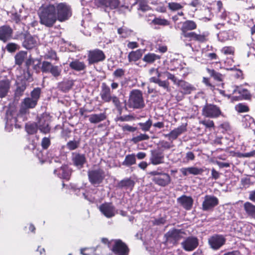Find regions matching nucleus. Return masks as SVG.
Here are the masks:
<instances>
[{
    "label": "nucleus",
    "instance_id": "1",
    "mask_svg": "<svg viewBox=\"0 0 255 255\" xmlns=\"http://www.w3.org/2000/svg\"><path fill=\"white\" fill-rule=\"evenodd\" d=\"M197 24L192 20H186L176 24V29L180 30V37L184 41L203 43L208 40L209 33L206 31L197 33L193 31Z\"/></svg>",
    "mask_w": 255,
    "mask_h": 255
},
{
    "label": "nucleus",
    "instance_id": "2",
    "mask_svg": "<svg viewBox=\"0 0 255 255\" xmlns=\"http://www.w3.org/2000/svg\"><path fill=\"white\" fill-rule=\"evenodd\" d=\"M54 4L42 5L39 9L38 15L39 22L47 27H52L57 21Z\"/></svg>",
    "mask_w": 255,
    "mask_h": 255
},
{
    "label": "nucleus",
    "instance_id": "3",
    "mask_svg": "<svg viewBox=\"0 0 255 255\" xmlns=\"http://www.w3.org/2000/svg\"><path fill=\"white\" fill-rule=\"evenodd\" d=\"M128 106L133 109H140L144 107L145 103L142 91L139 89H132L129 93Z\"/></svg>",
    "mask_w": 255,
    "mask_h": 255
},
{
    "label": "nucleus",
    "instance_id": "4",
    "mask_svg": "<svg viewBox=\"0 0 255 255\" xmlns=\"http://www.w3.org/2000/svg\"><path fill=\"white\" fill-rule=\"evenodd\" d=\"M55 12L57 20L62 22L69 19L72 16L71 7L66 2H60L54 4Z\"/></svg>",
    "mask_w": 255,
    "mask_h": 255
},
{
    "label": "nucleus",
    "instance_id": "5",
    "mask_svg": "<svg viewBox=\"0 0 255 255\" xmlns=\"http://www.w3.org/2000/svg\"><path fill=\"white\" fill-rule=\"evenodd\" d=\"M185 234V233L182 229H172L164 234V243L165 245L169 247L176 246L183 238L182 235Z\"/></svg>",
    "mask_w": 255,
    "mask_h": 255
},
{
    "label": "nucleus",
    "instance_id": "6",
    "mask_svg": "<svg viewBox=\"0 0 255 255\" xmlns=\"http://www.w3.org/2000/svg\"><path fill=\"white\" fill-rule=\"evenodd\" d=\"M149 74L151 77L149 79L150 83H153L158 84V85L162 87L167 92L171 91L170 83L167 80H161L160 78L161 76V73L158 71V69L151 68L149 70Z\"/></svg>",
    "mask_w": 255,
    "mask_h": 255
},
{
    "label": "nucleus",
    "instance_id": "7",
    "mask_svg": "<svg viewBox=\"0 0 255 255\" xmlns=\"http://www.w3.org/2000/svg\"><path fill=\"white\" fill-rule=\"evenodd\" d=\"M27 113H5V128L10 131L13 126L17 122L20 123L26 120Z\"/></svg>",
    "mask_w": 255,
    "mask_h": 255
},
{
    "label": "nucleus",
    "instance_id": "8",
    "mask_svg": "<svg viewBox=\"0 0 255 255\" xmlns=\"http://www.w3.org/2000/svg\"><path fill=\"white\" fill-rule=\"evenodd\" d=\"M177 86L179 88V91L176 95V98L178 101L182 100L185 95L190 94L192 92L196 90V88L193 85L183 80H178L177 82Z\"/></svg>",
    "mask_w": 255,
    "mask_h": 255
},
{
    "label": "nucleus",
    "instance_id": "9",
    "mask_svg": "<svg viewBox=\"0 0 255 255\" xmlns=\"http://www.w3.org/2000/svg\"><path fill=\"white\" fill-rule=\"evenodd\" d=\"M203 94H201L202 96ZM200 94H198L197 96L195 97V103L196 105L195 107L196 108V109H195L194 111L197 110L199 111L201 108H202V112H221L220 108L217 107L216 105L208 104L207 99H206L204 97H202L201 100L202 103H200Z\"/></svg>",
    "mask_w": 255,
    "mask_h": 255
},
{
    "label": "nucleus",
    "instance_id": "10",
    "mask_svg": "<svg viewBox=\"0 0 255 255\" xmlns=\"http://www.w3.org/2000/svg\"><path fill=\"white\" fill-rule=\"evenodd\" d=\"M106 58L104 51L100 49L96 48L88 51L87 61L90 65L103 62Z\"/></svg>",
    "mask_w": 255,
    "mask_h": 255
},
{
    "label": "nucleus",
    "instance_id": "11",
    "mask_svg": "<svg viewBox=\"0 0 255 255\" xmlns=\"http://www.w3.org/2000/svg\"><path fill=\"white\" fill-rule=\"evenodd\" d=\"M149 174L153 176L152 181L156 184L165 187L168 185L171 181V178L167 173H162L158 171H152Z\"/></svg>",
    "mask_w": 255,
    "mask_h": 255
},
{
    "label": "nucleus",
    "instance_id": "12",
    "mask_svg": "<svg viewBox=\"0 0 255 255\" xmlns=\"http://www.w3.org/2000/svg\"><path fill=\"white\" fill-rule=\"evenodd\" d=\"M37 125L40 132L43 133L49 132L51 128L49 126L50 117L48 113H43L37 117Z\"/></svg>",
    "mask_w": 255,
    "mask_h": 255
},
{
    "label": "nucleus",
    "instance_id": "13",
    "mask_svg": "<svg viewBox=\"0 0 255 255\" xmlns=\"http://www.w3.org/2000/svg\"><path fill=\"white\" fill-rule=\"evenodd\" d=\"M41 71L43 73H50L54 77L57 78L61 76L62 69L59 66L53 65L50 62L43 61L41 63Z\"/></svg>",
    "mask_w": 255,
    "mask_h": 255
},
{
    "label": "nucleus",
    "instance_id": "14",
    "mask_svg": "<svg viewBox=\"0 0 255 255\" xmlns=\"http://www.w3.org/2000/svg\"><path fill=\"white\" fill-rule=\"evenodd\" d=\"M95 2L98 7L103 9L107 13L115 10L121 4L120 0H95Z\"/></svg>",
    "mask_w": 255,
    "mask_h": 255
},
{
    "label": "nucleus",
    "instance_id": "15",
    "mask_svg": "<svg viewBox=\"0 0 255 255\" xmlns=\"http://www.w3.org/2000/svg\"><path fill=\"white\" fill-rule=\"evenodd\" d=\"M88 176L91 184L97 186L101 184L105 178V172L101 168L91 170L88 171Z\"/></svg>",
    "mask_w": 255,
    "mask_h": 255
},
{
    "label": "nucleus",
    "instance_id": "16",
    "mask_svg": "<svg viewBox=\"0 0 255 255\" xmlns=\"http://www.w3.org/2000/svg\"><path fill=\"white\" fill-rule=\"evenodd\" d=\"M218 204L219 200L216 196L206 195L203 198L202 209L204 211H211Z\"/></svg>",
    "mask_w": 255,
    "mask_h": 255
},
{
    "label": "nucleus",
    "instance_id": "17",
    "mask_svg": "<svg viewBox=\"0 0 255 255\" xmlns=\"http://www.w3.org/2000/svg\"><path fill=\"white\" fill-rule=\"evenodd\" d=\"M182 249L186 252H192L199 246V240L196 237L191 236L185 238L181 243Z\"/></svg>",
    "mask_w": 255,
    "mask_h": 255
},
{
    "label": "nucleus",
    "instance_id": "18",
    "mask_svg": "<svg viewBox=\"0 0 255 255\" xmlns=\"http://www.w3.org/2000/svg\"><path fill=\"white\" fill-rule=\"evenodd\" d=\"M226 241L223 235L215 234L208 239V244L211 249L218 250L225 244Z\"/></svg>",
    "mask_w": 255,
    "mask_h": 255
},
{
    "label": "nucleus",
    "instance_id": "19",
    "mask_svg": "<svg viewBox=\"0 0 255 255\" xmlns=\"http://www.w3.org/2000/svg\"><path fill=\"white\" fill-rule=\"evenodd\" d=\"M112 251L116 255H128L129 251L127 245L120 240L114 241Z\"/></svg>",
    "mask_w": 255,
    "mask_h": 255
},
{
    "label": "nucleus",
    "instance_id": "20",
    "mask_svg": "<svg viewBox=\"0 0 255 255\" xmlns=\"http://www.w3.org/2000/svg\"><path fill=\"white\" fill-rule=\"evenodd\" d=\"M13 29L8 25L0 26V41L6 43L12 38Z\"/></svg>",
    "mask_w": 255,
    "mask_h": 255
},
{
    "label": "nucleus",
    "instance_id": "21",
    "mask_svg": "<svg viewBox=\"0 0 255 255\" xmlns=\"http://www.w3.org/2000/svg\"><path fill=\"white\" fill-rule=\"evenodd\" d=\"M100 96L102 100L105 103H109L112 100L113 95L110 87L105 82L101 84Z\"/></svg>",
    "mask_w": 255,
    "mask_h": 255
},
{
    "label": "nucleus",
    "instance_id": "22",
    "mask_svg": "<svg viewBox=\"0 0 255 255\" xmlns=\"http://www.w3.org/2000/svg\"><path fill=\"white\" fill-rule=\"evenodd\" d=\"M54 174L60 178L69 180L71 174V170L66 165L62 164L54 170Z\"/></svg>",
    "mask_w": 255,
    "mask_h": 255
},
{
    "label": "nucleus",
    "instance_id": "23",
    "mask_svg": "<svg viewBox=\"0 0 255 255\" xmlns=\"http://www.w3.org/2000/svg\"><path fill=\"white\" fill-rule=\"evenodd\" d=\"M24 40L22 42V46L25 48L30 50L35 47L37 45V41L35 37L32 36L29 32L22 33Z\"/></svg>",
    "mask_w": 255,
    "mask_h": 255
},
{
    "label": "nucleus",
    "instance_id": "24",
    "mask_svg": "<svg viewBox=\"0 0 255 255\" xmlns=\"http://www.w3.org/2000/svg\"><path fill=\"white\" fill-rule=\"evenodd\" d=\"M180 170L184 176H187L189 175H193L195 176L202 175L204 171V169L203 168L196 166L184 167L181 168Z\"/></svg>",
    "mask_w": 255,
    "mask_h": 255
},
{
    "label": "nucleus",
    "instance_id": "25",
    "mask_svg": "<svg viewBox=\"0 0 255 255\" xmlns=\"http://www.w3.org/2000/svg\"><path fill=\"white\" fill-rule=\"evenodd\" d=\"M99 209L107 218H111L115 215V208L112 203H105L100 206Z\"/></svg>",
    "mask_w": 255,
    "mask_h": 255
},
{
    "label": "nucleus",
    "instance_id": "26",
    "mask_svg": "<svg viewBox=\"0 0 255 255\" xmlns=\"http://www.w3.org/2000/svg\"><path fill=\"white\" fill-rule=\"evenodd\" d=\"M177 201L186 210H190L192 208L193 199L191 196L182 195L177 199Z\"/></svg>",
    "mask_w": 255,
    "mask_h": 255
},
{
    "label": "nucleus",
    "instance_id": "27",
    "mask_svg": "<svg viewBox=\"0 0 255 255\" xmlns=\"http://www.w3.org/2000/svg\"><path fill=\"white\" fill-rule=\"evenodd\" d=\"M186 125H182L178 128L172 130L168 134H165V136L168 137L169 140L173 141L176 139L178 136L186 131Z\"/></svg>",
    "mask_w": 255,
    "mask_h": 255
},
{
    "label": "nucleus",
    "instance_id": "28",
    "mask_svg": "<svg viewBox=\"0 0 255 255\" xmlns=\"http://www.w3.org/2000/svg\"><path fill=\"white\" fill-rule=\"evenodd\" d=\"M16 87L14 92V98L18 100L24 94L27 85L25 80H21L20 82L16 83Z\"/></svg>",
    "mask_w": 255,
    "mask_h": 255
},
{
    "label": "nucleus",
    "instance_id": "29",
    "mask_svg": "<svg viewBox=\"0 0 255 255\" xmlns=\"http://www.w3.org/2000/svg\"><path fill=\"white\" fill-rule=\"evenodd\" d=\"M72 160L73 164L78 168H82L86 162L85 155L79 153H73Z\"/></svg>",
    "mask_w": 255,
    "mask_h": 255
},
{
    "label": "nucleus",
    "instance_id": "30",
    "mask_svg": "<svg viewBox=\"0 0 255 255\" xmlns=\"http://www.w3.org/2000/svg\"><path fill=\"white\" fill-rule=\"evenodd\" d=\"M217 36L218 40L222 42L231 40L234 37V31L231 29L222 30L219 32Z\"/></svg>",
    "mask_w": 255,
    "mask_h": 255
},
{
    "label": "nucleus",
    "instance_id": "31",
    "mask_svg": "<svg viewBox=\"0 0 255 255\" xmlns=\"http://www.w3.org/2000/svg\"><path fill=\"white\" fill-rule=\"evenodd\" d=\"M11 85V81L5 79L0 80V98L5 97L8 94Z\"/></svg>",
    "mask_w": 255,
    "mask_h": 255
},
{
    "label": "nucleus",
    "instance_id": "32",
    "mask_svg": "<svg viewBox=\"0 0 255 255\" xmlns=\"http://www.w3.org/2000/svg\"><path fill=\"white\" fill-rule=\"evenodd\" d=\"M37 103L29 97L24 98L20 104V112H25L29 109H33L36 107Z\"/></svg>",
    "mask_w": 255,
    "mask_h": 255
},
{
    "label": "nucleus",
    "instance_id": "33",
    "mask_svg": "<svg viewBox=\"0 0 255 255\" xmlns=\"http://www.w3.org/2000/svg\"><path fill=\"white\" fill-rule=\"evenodd\" d=\"M74 80L67 79L61 81L58 84V89L64 92L67 93L69 92L73 87L74 85Z\"/></svg>",
    "mask_w": 255,
    "mask_h": 255
},
{
    "label": "nucleus",
    "instance_id": "34",
    "mask_svg": "<svg viewBox=\"0 0 255 255\" xmlns=\"http://www.w3.org/2000/svg\"><path fill=\"white\" fill-rule=\"evenodd\" d=\"M111 101L115 106V109L118 112H122L123 111L127 110V106H128V105L126 100L124 102H122L117 96L113 95V98Z\"/></svg>",
    "mask_w": 255,
    "mask_h": 255
},
{
    "label": "nucleus",
    "instance_id": "35",
    "mask_svg": "<svg viewBox=\"0 0 255 255\" xmlns=\"http://www.w3.org/2000/svg\"><path fill=\"white\" fill-rule=\"evenodd\" d=\"M69 67L74 71L79 72L84 71L86 69V65L84 62L79 59H75L69 63Z\"/></svg>",
    "mask_w": 255,
    "mask_h": 255
},
{
    "label": "nucleus",
    "instance_id": "36",
    "mask_svg": "<svg viewBox=\"0 0 255 255\" xmlns=\"http://www.w3.org/2000/svg\"><path fill=\"white\" fill-rule=\"evenodd\" d=\"M144 50L141 49H138L135 51H131L130 52L128 56V60L129 62H136L139 60L143 53Z\"/></svg>",
    "mask_w": 255,
    "mask_h": 255
},
{
    "label": "nucleus",
    "instance_id": "37",
    "mask_svg": "<svg viewBox=\"0 0 255 255\" xmlns=\"http://www.w3.org/2000/svg\"><path fill=\"white\" fill-rule=\"evenodd\" d=\"M42 62L40 59L29 58L26 62V65L29 67L30 65H33V69L37 74L41 71V66Z\"/></svg>",
    "mask_w": 255,
    "mask_h": 255
},
{
    "label": "nucleus",
    "instance_id": "38",
    "mask_svg": "<svg viewBox=\"0 0 255 255\" xmlns=\"http://www.w3.org/2000/svg\"><path fill=\"white\" fill-rule=\"evenodd\" d=\"M164 156L161 152L158 151H153L150 160L151 163L154 165L159 164L163 162Z\"/></svg>",
    "mask_w": 255,
    "mask_h": 255
},
{
    "label": "nucleus",
    "instance_id": "39",
    "mask_svg": "<svg viewBox=\"0 0 255 255\" xmlns=\"http://www.w3.org/2000/svg\"><path fill=\"white\" fill-rule=\"evenodd\" d=\"M134 182L130 178H125L118 183L117 187L119 188L131 190L134 187Z\"/></svg>",
    "mask_w": 255,
    "mask_h": 255
},
{
    "label": "nucleus",
    "instance_id": "40",
    "mask_svg": "<svg viewBox=\"0 0 255 255\" xmlns=\"http://www.w3.org/2000/svg\"><path fill=\"white\" fill-rule=\"evenodd\" d=\"M151 23L154 25L167 26L170 24V22L161 16H155L151 20Z\"/></svg>",
    "mask_w": 255,
    "mask_h": 255
},
{
    "label": "nucleus",
    "instance_id": "41",
    "mask_svg": "<svg viewBox=\"0 0 255 255\" xmlns=\"http://www.w3.org/2000/svg\"><path fill=\"white\" fill-rule=\"evenodd\" d=\"M161 56L160 55L153 53H148L144 55L142 60L146 63L152 64L156 60H159Z\"/></svg>",
    "mask_w": 255,
    "mask_h": 255
},
{
    "label": "nucleus",
    "instance_id": "42",
    "mask_svg": "<svg viewBox=\"0 0 255 255\" xmlns=\"http://www.w3.org/2000/svg\"><path fill=\"white\" fill-rule=\"evenodd\" d=\"M206 71L210 75V77L213 78L214 80L219 82L223 81L224 76L221 73L217 72L213 69H210L209 68H207Z\"/></svg>",
    "mask_w": 255,
    "mask_h": 255
},
{
    "label": "nucleus",
    "instance_id": "43",
    "mask_svg": "<svg viewBox=\"0 0 255 255\" xmlns=\"http://www.w3.org/2000/svg\"><path fill=\"white\" fill-rule=\"evenodd\" d=\"M244 208L249 216L255 219V205L249 202H246L244 205Z\"/></svg>",
    "mask_w": 255,
    "mask_h": 255
},
{
    "label": "nucleus",
    "instance_id": "44",
    "mask_svg": "<svg viewBox=\"0 0 255 255\" xmlns=\"http://www.w3.org/2000/svg\"><path fill=\"white\" fill-rule=\"evenodd\" d=\"M106 118L104 113H101L98 114H92L89 116V120L93 124L98 123L103 120Z\"/></svg>",
    "mask_w": 255,
    "mask_h": 255
},
{
    "label": "nucleus",
    "instance_id": "45",
    "mask_svg": "<svg viewBox=\"0 0 255 255\" xmlns=\"http://www.w3.org/2000/svg\"><path fill=\"white\" fill-rule=\"evenodd\" d=\"M136 163L135 155L134 154H128L126 156L122 165L127 167H129Z\"/></svg>",
    "mask_w": 255,
    "mask_h": 255
},
{
    "label": "nucleus",
    "instance_id": "46",
    "mask_svg": "<svg viewBox=\"0 0 255 255\" xmlns=\"http://www.w3.org/2000/svg\"><path fill=\"white\" fill-rule=\"evenodd\" d=\"M25 130L29 134H33L36 132L38 126L36 123H27L25 125Z\"/></svg>",
    "mask_w": 255,
    "mask_h": 255
},
{
    "label": "nucleus",
    "instance_id": "47",
    "mask_svg": "<svg viewBox=\"0 0 255 255\" xmlns=\"http://www.w3.org/2000/svg\"><path fill=\"white\" fill-rule=\"evenodd\" d=\"M41 88L40 87L34 88L30 92V98L38 103L41 94Z\"/></svg>",
    "mask_w": 255,
    "mask_h": 255
},
{
    "label": "nucleus",
    "instance_id": "48",
    "mask_svg": "<svg viewBox=\"0 0 255 255\" xmlns=\"http://www.w3.org/2000/svg\"><path fill=\"white\" fill-rule=\"evenodd\" d=\"M242 121L245 128L251 127L253 124H254V119L248 115L243 117Z\"/></svg>",
    "mask_w": 255,
    "mask_h": 255
},
{
    "label": "nucleus",
    "instance_id": "49",
    "mask_svg": "<svg viewBox=\"0 0 255 255\" xmlns=\"http://www.w3.org/2000/svg\"><path fill=\"white\" fill-rule=\"evenodd\" d=\"M167 6L168 9L172 11H178L183 7L181 4L176 2H170L168 3Z\"/></svg>",
    "mask_w": 255,
    "mask_h": 255
},
{
    "label": "nucleus",
    "instance_id": "50",
    "mask_svg": "<svg viewBox=\"0 0 255 255\" xmlns=\"http://www.w3.org/2000/svg\"><path fill=\"white\" fill-rule=\"evenodd\" d=\"M238 92L241 100H250L252 97L251 94L247 89H242L239 90Z\"/></svg>",
    "mask_w": 255,
    "mask_h": 255
},
{
    "label": "nucleus",
    "instance_id": "51",
    "mask_svg": "<svg viewBox=\"0 0 255 255\" xmlns=\"http://www.w3.org/2000/svg\"><path fill=\"white\" fill-rule=\"evenodd\" d=\"M19 46L18 44L13 42H10L6 44L5 47V49L9 53H14L19 49Z\"/></svg>",
    "mask_w": 255,
    "mask_h": 255
},
{
    "label": "nucleus",
    "instance_id": "52",
    "mask_svg": "<svg viewBox=\"0 0 255 255\" xmlns=\"http://www.w3.org/2000/svg\"><path fill=\"white\" fill-rule=\"evenodd\" d=\"M235 49L232 46H224L221 50V53L226 55H234L235 54Z\"/></svg>",
    "mask_w": 255,
    "mask_h": 255
},
{
    "label": "nucleus",
    "instance_id": "53",
    "mask_svg": "<svg viewBox=\"0 0 255 255\" xmlns=\"http://www.w3.org/2000/svg\"><path fill=\"white\" fill-rule=\"evenodd\" d=\"M137 3L138 6L137 8L138 10L145 12L149 10L151 8L147 4V3L143 0H139Z\"/></svg>",
    "mask_w": 255,
    "mask_h": 255
},
{
    "label": "nucleus",
    "instance_id": "54",
    "mask_svg": "<svg viewBox=\"0 0 255 255\" xmlns=\"http://www.w3.org/2000/svg\"><path fill=\"white\" fill-rule=\"evenodd\" d=\"M15 63L17 65H21L24 59V54L22 52L17 53L15 56Z\"/></svg>",
    "mask_w": 255,
    "mask_h": 255
},
{
    "label": "nucleus",
    "instance_id": "55",
    "mask_svg": "<svg viewBox=\"0 0 255 255\" xmlns=\"http://www.w3.org/2000/svg\"><path fill=\"white\" fill-rule=\"evenodd\" d=\"M119 14H125L127 11L131 10L128 5L126 4H119L118 7L116 9Z\"/></svg>",
    "mask_w": 255,
    "mask_h": 255
},
{
    "label": "nucleus",
    "instance_id": "56",
    "mask_svg": "<svg viewBox=\"0 0 255 255\" xmlns=\"http://www.w3.org/2000/svg\"><path fill=\"white\" fill-rule=\"evenodd\" d=\"M149 138V137L147 134L141 133L139 135L133 137L131 140L136 143L142 140H147Z\"/></svg>",
    "mask_w": 255,
    "mask_h": 255
},
{
    "label": "nucleus",
    "instance_id": "57",
    "mask_svg": "<svg viewBox=\"0 0 255 255\" xmlns=\"http://www.w3.org/2000/svg\"><path fill=\"white\" fill-rule=\"evenodd\" d=\"M62 160L60 157L55 156L52 157L50 160V163L54 165L55 167H59L58 166L62 165Z\"/></svg>",
    "mask_w": 255,
    "mask_h": 255
},
{
    "label": "nucleus",
    "instance_id": "58",
    "mask_svg": "<svg viewBox=\"0 0 255 255\" xmlns=\"http://www.w3.org/2000/svg\"><path fill=\"white\" fill-rule=\"evenodd\" d=\"M45 57L46 59L54 60L55 61L59 60V58L57 55L56 52L53 50H50L47 53V54L45 55Z\"/></svg>",
    "mask_w": 255,
    "mask_h": 255
},
{
    "label": "nucleus",
    "instance_id": "59",
    "mask_svg": "<svg viewBox=\"0 0 255 255\" xmlns=\"http://www.w3.org/2000/svg\"><path fill=\"white\" fill-rule=\"evenodd\" d=\"M113 75L115 78H121L125 76V70L123 68H118L113 72Z\"/></svg>",
    "mask_w": 255,
    "mask_h": 255
},
{
    "label": "nucleus",
    "instance_id": "60",
    "mask_svg": "<svg viewBox=\"0 0 255 255\" xmlns=\"http://www.w3.org/2000/svg\"><path fill=\"white\" fill-rule=\"evenodd\" d=\"M79 144V142L75 140H71L67 142V147L71 150H74L76 149Z\"/></svg>",
    "mask_w": 255,
    "mask_h": 255
},
{
    "label": "nucleus",
    "instance_id": "61",
    "mask_svg": "<svg viewBox=\"0 0 255 255\" xmlns=\"http://www.w3.org/2000/svg\"><path fill=\"white\" fill-rule=\"evenodd\" d=\"M235 109L237 112H248L249 108L246 105L240 103L236 105Z\"/></svg>",
    "mask_w": 255,
    "mask_h": 255
},
{
    "label": "nucleus",
    "instance_id": "62",
    "mask_svg": "<svg viewBox=\"0 0 255 255\" xmlns=\"http://www.w3.org/2000/svg\"><path fill=\"white\" fill-rule=\"evenodd\" d=\"M160 146L164 149H169L173 146L172 141L168 142L165 140H162L159 143Z\"/></svg>",
    "mask_w": 255,
    "mask_h": 255
},
{
    "label": "nucleus",
    "instance_id": "63",
    "mask_svg": "<svg viewBox=\"0 0 255 255\" xmlns=\"http://www.w3.org/2000/svg\"><path fill=\"white\" fill-rule=\"evenodd\" d=\"M139 125L143 130L148 131L152 125V122L150 120H149L145 123H139Z\"/></svg>",
    "mask_w": 255,
    "mask_h": 255
},
{
    "label": "nucleus",
    "instance_id": "64",
    "mask_svg": "<svg viewBox=\"0 0 255 255\" xmlns=\"http://www.w3.org/2000/svg\"><path fill=\"white\" fill-rule=\"evenodd\" d=\"M21 15L17 12L12 13L11 18L16 24H19L21 21Z\"/></svg>",
    "mask_w": 255,
    "mask_h": 255
}]
</instances>
